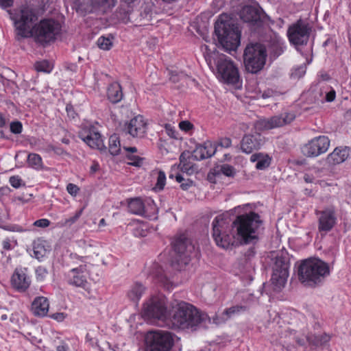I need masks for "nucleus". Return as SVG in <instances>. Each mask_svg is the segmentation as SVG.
<instances>
[{"instance_id":"44","label":"nucleus","mask_w":351,"mask_h":351,"mask_svg":"<svg viewBox=\"0 0 351 351\" xmlns=\"http://www.w3.org/2000/svg\"><path fill=\"white\" fill-rule=\"evenodd\" d=\"M97 46L103 50H108L110 48V37L101 36L97 41Z\"/></svg>"},{"instance_id":"25","label":"nucleus","mask_w":351,"mask_h":351,"mask_svg":"<svg viewBox=\"0 0 351 351\" xmlns=\"http://www.w3.org/2000/svg\"><path fill=\"white\" fill-rule=\"evenodd\" d=\"M350 149L345 147H336L332 153L328 155L326 161L330 165L340 164L349 156Z\"/></svg>"},{"instance_id":"38","label":"nucleus","mask_w":351,"mask_h":351,"mask_svg":"<svg viewBox=\"0 0 351 351\" xmlns=\"http://www.w3.org/2000/svg\"><path fill=\"white\" fill-rule=\"evenodd\" d=\"M153 5H146L141 13V20L143 21L144 23L151 22L153 19Z\"/></svg>"},{"instance_id":"26","label":"nucleus","mask_w":351,"mask_h":351,"mask_svg":"<svg viewBox=\"0 0 351 351\" xmlns=\"http://www.w3.org/2000/svg\"><path fill=\"white\" fill-rule=\"evenodd\" d=\"M49 308V302L47 298L40 296L36 298L32 304V313L38 317H44L47 315Z\"/></svg>"},{"instance_id":"43","label":"nucleus","mask_w":351,"mask_h":351,"mask_svg":"<svg viewBox=\"0 0 351 351\" xmlns=\"http://www.w3.org/2000/svg\"><path fill=\"white\" fill-rule=\"evenodd\" d=\"M330 339L329 336L326 335H322L319 336L314 337L313 339L311 337H307V340L309 343H313L315 346L322 345L326 342H328Z\"/></svg>"},{"instance_id":"12","label":"nucleus","mask_w":351,"mask_h":351,"mask_svg":"<svg viewBox=\"0 0 351 351\" xmlns=\"http://www.w3.org/2000/svg\"><path fill=\"white\" fill-rule=\"evenodd\" d=\"M216 66L219 75L226 82L236 84L239 81L238 69L233 64L232 61L226 56L219 57Z\"/></svg>"},{"instance_id":"11","label":"nucleus","mask_w":351,"mask_h":351,"mask_svg":"<svg viewBox=\"0 0 351 351\" xmlns=\"http://www.w3.org/2000/svg\"><path fill=\"white\" fill-rule=\"evenodd\" d=\"M288 276L289 263L284 257H276L271 279L274 289L276 291H280L285 287Z\"/></svg>"},{"instance_id":"30","label":"nucleus","mask_w":351,"mask_h":351,"mask_svg":"<svg viewBox=\"0 0 351 351\" xmlns=\"http://www.w3.org/2000/svg\"><path fill=\"white\" fill-rule=\"evenodd\" d=\"M151 275L155 278L158 282L161 283L166 289H169L173 287V282L169 279H168L166 274H164V271L159 265H154L153 271H152Z\"/></svg>"},{"instance_id":"32","label":"nucleus","mask_w":351,"mask_h":351,"mask_svg":"<svg viewBox=\"0 0 351 351\" xmlns=\"http://www.w3.org/2000/svg\"><path fill=\"white\" fill-rule=\"evenodd\" d=\"M46 242L42 239H37L33 243V256L38 260L42 259L47 253Z\"/></svg>"},{"instance_id":"17","label":"nucleus","mask_w":351,"mask_h":351,"mask_svg":"<svg viewBox=\"0 0 351 351\" xmlns=\"http://www.w3.org/2000/svg\"><path fill=\"white\" fill-rule=\"evenodd\" d=\"M295 117V114L292 112H285L268 119H262L258 121V124L263 129L271 130L290 123Z\"/></svg>"},{"instance_id":"13","label":"nucleus","mask_w":351,"mask_h":351,"mask_svg":"<svg viewBox=\"0 0 351 351\" xmlns=\"http://www.w3.org/2000/svg\"><path fill=\"white\" fill-rule=\"evenodd\" d=\"M330 143V141L328 137L319 136L313 138L305 144L302 148V152L306 157H317L328 151Z\"/></svg>"},{"instance_id":"28","label":"nucleus","mask_w":351,"mask_h":351,"mask_svg":"<svg viewBox=\"0 0 351 351\" xmlns=\"http://www.w3.org/2000/svg\"><path fill=\"white\" fill-rule=\"evenodd\" d=\"M12 284L16 289L25 291L29 287L30 280L23 270L16 269L12 276Z\"/></svg>"},{"instance_id":"33","label":"nucleus","mask_w":351,"mask_h":351,"mask_svg":"<svg viewBox=\"0 0 351 351\" xmlns=\"http://www.w3.org/2000/svg\"><path fill=\"white\" fill-rule=\"evenodd\" d=\"M247 310V307L243 305H235L226 308L221 314V320L225 322L228 319L239 315Z\"/></svg>"},{"instance_id":"15","label":"nucleus","mask_w":351,"mask_h":351,"mask_svg":"<svg viewBox=\"0 0 351 351\" xmlns=\"http://www.w3.org/2000/svg\"><path fill=\"white\" fill-rule=\"evenodd\" d=\"M79 137L91 148L102 149L104 147L100 134L94 127H84L79 132Z\"/></svg>"},{"instance_id":"37","label":"nucleus","mask_w":351,"mask_h":351,"mask_svg":"<svg viewBox=\"0 0 351 351\" xmlns=\"http://www.w3.org/2000/svg\"><path fill=\"white\" fill-rule=\"evenodd\" d=\"M27 164L36 170H40L43 167L42 158L37 154H29L28 155Z\"/></svg>"},{"instance_id":"40","label":"nucleus","mask_w":351,"mask_h":351,"mask_svg":"<svg viewBox=\"0 0 351 351\" xmlns=\"http://www.w3.org/2000/svg\"><path fill=\"white\" fill-rule=\"evenodd\" d=\"M154 174L156 175V184L155 185V189L158 190L163 189L165 183H166V176L164 171H156L154 172Z\"/></svg>"},{"instance_id":"41","label":"nucleus","mask_w":351,"mask_h":351,"mask_svg":"<svg viewBox=\"0 0 351 351\" xmlns=\"http://www.w3.org/2000/svg\"><path fill=\"white\" fill-rule=\"evenodd\" d=\"M34 66L37 71L45 73H50L53 69L52 64L47 60L37 62Z\"/></svg>"},{"instance_id":"64","label":"nucleus","mask_w":351,"mask_h":351,"mask_svg":"<svg viewBox=\"0 0 351 351\" xmlns=\"http://www.w3.org/2000/svg\"><path fill=\"white\" fill-rule=\"evenodd\" d=\"M65 317L66 316H65L64 313H57L52 315V317L58 322L63 321Z\"/></svg>"},{"instance_id":"54","label":"nucleus","mask_w":351,"mask_h":351,"mask_svg":"<svg viewBox=\"0 0 351 351\" xmlns=\"http://www.w3.org/2000/svg\"><path fill=\"white\" fill-rule=\"evenodd\" d=\"M165 128L166 130V132H167V134L170 137L173 138H178L177 137L178 132L174 129V128L172 127L170 124H166L165 126Z\"/></svg>"},{"instance_id":"59","label":"nucleus","mask_w":351,"mask_h":351,"mask_svg":"<svg viewBox=\"0 0 351 351\" xmlns=\"http://www.w3.org/2000/svg\"><path fill=\"white\" fill-rule=\"evenodd\" d=\"M12 240L10 238H6L2 241V247L5 250H10L12 249L11 245Z\"/></svg>"},{"instance_id":"27","label":"nucleus","mask_w":351,"mask_h":351,"mask_svg":"<svg viewBox=\"0 0 351 351\" xmlns=\"http://www.w3.org/2000/svg\"><path fill=\"white\" fill-rule=\"evenodd\" d=\"M194 160H196L193 158L192 152L188 151L182 152L180 156L179 165L181 171L188 174H192L195 172L197 168L193 163Z\"/></svg>"},{"instance_id":"31","label":"nucleus","mask_w":351,"mask_h":351,"mask_svg":"<svg viewBox=\"0 0 351 351\" xmlns=\"http://www.w3.org/2000/svg\"><path fill=\"white\" fill-rule=\"evenodd\" d=\"M250 160L252 162H256V168L257 169L262 170L269 167L271 159L267 155L256 153L251 156Z\"/></svg>"},{"instance_id":"21","label":"nucleus","mask_w":351,"mask_h":351,"mask_svg":"<svg viewBox=\"0 0 351 351\" xmlns=\"http://www.w3.org/2000/svg\"><path fill=\"white\" fill-rule=\"evenodd\" d=\"M128 112L129 108L126 105L111 104V119L113 120L117 130H121L125 126V125H123V122Z\"/></svg>"},{"instance_id":"57","label":"nucleus","mask_w":351,"mask_h":351,"mask_svg":"<svg viewBox=\"0 0 351 351\" xmlns=\"http://www.w3.org/2000/svg\"><path fill=\"white\" fill-rule=\"evenodd\" d=\"M32 194H23L21 195H18L14 197L15 200L19 201L22 203L28 202L32 199Z\"/></svg>"},{"instance_id":"10","label":"nucleus","mask_w":351,"mask_h":351,"mask_svg":"<svg viewBox=\"0 0 351 351\" xmlns=\"http://www.w3.org/2000/svg\"><path fill=\"white\" fill-rule=\"evenodd\" d=\"M311 31V27L308 23L298 20L289 27L287 36L293 45H304L308 41Z\"/></svg>"},{"instance_id":"53","label":"nucleus","mask_w":351,"mask_h":351,"mask_svg":"<svg viewBox=\"0 0 351 351\" xmlns=\"http://www.w3.org/2000/svg\"><path fill=\"white\" fill-rule=\"evenodd\" d=\"M179 127L182 130L189 132L193 128V125L189 121H182L179 123Z\"/></svg>"},{"instance_id":"35","label":"nucleus","mask_w":351,"mask_h":351,"mask_svg":"<svg viewBox=\"0 0 351 351\" xmlns=\"http://www.w3.org/2000/svg\"><path fill=\"white\" fill-rule=\"evenodd\" d=\"M123 98V88L121 84L117 82L111 84V104H119Z\"/></svg>"},{"instance_id":"7","label":"nucleus","mask_w":351,"mask_h":351,"mask_svg":"<svg viewBox=\"0 0 351 351\" xmlns=\"http://www.w3.org/2000/svg\"><path fill=\"white\" fill-rule=\"evenodd\" d=\"M176 336L167 330L149 331L145 335L146 351H171Z\"/></svg>"},{"instance_id":"9","label":"nucleus","mask_w":351,"mask_h":351,"mask_svg":"<svg viewBox=\"0 0 351 351\" xmlns=\"http://www.w3.org/2000/svg\"><path fill=\"white\" fill-rule=\"evenodd\" d=\"M173 249L176 256L172 265L176 269H182L189 263L195 247L189 239L184 234H181L176 239Z\"/></svg>"},{"instance_id":"20","label":"nucleus","mask_w":351,"mask_h":351,"mask_svg":"<svg viewBox=\"0 0 351 351\" xmlns=\"http://www.w3.org/2000/svg\"><path fill=\"white\" fill-rule=\"evenodd\" d=\"M263 11L258 6H244L239 12L241 19L245 23H257L263 16Z\"/></svg>"},{"instance_id":"39","label":"nucleus","mask_w":351,"mask_h":351,"mask_svg":"<svg viewBox=\"0 0 351 351\" xmlns=\"http://www.w3.org/2000/svg\"><path fill=\"white\" fill-rule=\"evenodd\" d=\"M131 14H132L130 12L129 10H126L125 8H121L119 11L116 12L114 16L117 19L118 21L126 23L131 20Z\"/></svg>"},{"instance_id":"14","label":"nucleus","mask_w":351,"mask_h":351,"mask_svg":"<svg viewBox=\"0 0 351 351\" xmlns=\"http://www.w3.org/2000/svg\"><path fill=\"white\" fill-rule=\"evenodd\" d=\"M318 215V229L320 232L330 231L337 223L336 210L334 206L325 208L323 210L316 211Z\"/></svg>"},{"instance_id":"56","label":"nucleus","mask_w":351,"mask_h":351,"mask_svg":"<svg viewBox=\"0 0 351 351\" xmlns=\"http://www.w3.org/2000/svg\"><path fill=\"white\" fill-rule=\"evenodd\" d=\"M94 8H100L105 6L109 7L108 0H93Z\"/></svg>"},{"instance_id":"58","label":"nucleus","mask_w":351,"mask_h":351,"mask_svg":"<svg viewBox=\"0 0 351 351\" xmlns=\"http://www.w3.org/2000/svg\"><path fill=\"white\" fill-rule=\"evenodd\" d=\"M306 72V68L305 66H300L298 69H295L293 73H292V76L293 77H302Z\"/></svg>"},{"instance_id":"60","label":"nucleus","mask_w":351,"mask_h":351,"mask_svg":"<svg viewBox=\"0 0 351 351\" xmlns=\"http://www.w3.org/2000/svg\"><path fill=\"white\" fill-rule=\"evenodd\" d=\"M336 93L334 90H330L326 95V101L328 102L333 101L335 99Z\"/></svg>"},{"instance_id":"6","label":"nucleus","mask_w":351,"mask_h":351,"mask_svg":"<svg viewBox=\"0 0 351 351\" xmlns=\"http://www.w3.org/2000/svg\"><path fill=\"white\" fill-rule=\"evenodd\" d=\"M142 317L147 321L160 324H164L168 317L167 299L165 296H153L143 304Z\"/></svg>"},{"instance_id":"24","label":"nucleus","mask_w":351,"mask_h":351,"mask_svg":"<svg viewBox=\"0 0 351 351\" xmlns=\"http://www.w3.org/2000/svg\"><path fill=\"white\" fill-rule=\"evenodd\" d=\"M113 144L111 145V155L112 156H118L121 154L122 157H127L129 160L128 165L135 166V167H141L143 165V158L137 156H134L132 154H128V153H122L121 149L120 148V141L119 138L116 136H114L112 139Z\"/></svg>"},{"instance_id":"36","label":"nucleus","mask_w":351,"mask_h":351,"mask_svg":"<svg viewBox=\"0 0 351 351\" xmlns=\"http://www.w3.org/2000/svg\"><path fill=\"white\" fill-rule=\"evenodd\" d=\"M73 3L77 12H90L94 9L93 0H74Z\"/></svg>"},{"instance_id":"52","label":"nucleus","mask_w":351,"mask_h":351,"mask_svg":"<svg viewBox=\"0 0 351 351\" xmlns=\"http://www.w3.org/2000/svg\"><path fill=\"white\" fill-rule=\"evenodd\" d=\"M5 230L11 231V232H22L27 231V229H24L23 227L19 226V225H10L7 226L5 227H3Z\"/></svg>"},{"instance_id":"62","label":"nucleus","mask_w":351,"mask_h":351,"mask_svg":"<svg viewBox=\"0 0 351 351\" xmlns=\"http://www.w3.org/2000/svg\"><path fill=\"white\" fill-rule=\"evenodd\" d=\"M193 185V182L190 180H185L184 182H182L180 184V187L184 190H188L191 186Z\"/></svg>"},{"instance_id":"16","label":"nucleus","mask_w":351,"mask_h":351,"mask_svg":"<svg viewBox=\"0 0 351 351\" xmlns=\"http://www.w3.org/2000/svg\"><path fill=\"white\" fill-rule=\"evenodd\" d=\"M147 206L139 197L130 199L128 202L129 211L133 214L151 217L150 214H155L157 211L156 206L153 201H149Z\"/></svg>"},{"instance_id":"3","label":"nucleus","mask_w":351,"mask_h":351,"mask_svg":"<svg viewBox=\"0 0 351 351\" xmlns=\"http://www.w3.org/2000/svg\"><path fill=\"white\" fill-rule=\"evenodd\" d=\"M215 32L222 48L228 52L235 51L240 45L241 31L227 14H221L215 23Z\"/></svg>"},{"instance_id":"4","label":"nucleus","mask_w":351,"mask_h":351,"mask_svg":"<svg viewBox=\"0 0 351 351\" xmlns=\"http://www.w3.org/2000/svg\"><path fill=\"white\" fill-rule=\"evenodd\" d=\"M171 307L174 313L171 317V322L174 328H192L204 322L206 317L201 314L195 306L183 301L173 302Z\"/></svg>"},{"instance_id":"22","label":"nucleus","mask_w":351,"mask_h":351,"mask_svg":"<svg viewBox=\"0 0 351 351\" xmlns=\"http://www.w3.org/2000/svg\"><path fill=\"white\" fill-rule=\"evenodd\" d=\"M216 151V144L211 141H206L197 146L192 153L195 160H201L213 156Z\"/></svg>"},{"instance_id":"47","label":"nucleus","mask_w":351,"mask_h":351,"mask_svg":"<svg viewBox=\"0 0 351 351\" xmlns=\"http://www.w3.org/2000/svg\"><path fill=\"white\" fill-rule=\"evenodd\" d=\"M9 182L12 186L17 189L22 185L23 180L19 176H14L10 178Z\"/></svg>"},{"instance_id":"55","label":"nucleus","mask_w":351,"mask_h":351,"mask_svg":"<svg viewBox=\"0 0 351 351\" xmlns=\"http://www.w3.org/2000/svg\"><path fill=\"white\" fill-rule=\"evenodd\" d=\"M50 221L47 219H40L34 223V226L40 228H47L49 226Z\"/></svg>"},{"instance_id":"5","label":"nucleus","mask_w":351,"mask_h":351,"mask_svg":"<svg viewBox=\"0 0 351 351\" xmlns=\"http://www.w3.org/2000/svg\"><path fill=\"white\" fill-rule=\"evenodd\" d=\"M330 274L328 263L319 258L305 260L298 270L300 280L308 286H315L322 282Z\"/></svg>"},{"instance_id":"42","label":"nucleus","mask_w":351,"mask_h":351,"mask_svg":"<svg viewBox=\"0 0 351 351\" xmlns=\"http://www.w3.org/2000/svg\"><path fill=\"white\" fill-rule=\"evenodd\" d=\"M219 172L228 177H234L236 174L235 169L232 166L228 164L221 165L219 167Z\"/></svg>"},{"instance_id":"18","label":"nucleus","mask_w":351,"mask_h":351,"mask_svg":"<svg viewBox=\"0 0 351 351\" xmlns=\"http://www.w3.org/2000/svg\"><path fill=\"white\" fill-rule=\"evenodd\" d=\"M87 274V268L85 265L73 268L67 273L68 282L75 287L85 288L88 284Z\"/></svg>"},{"instance_id":"8","label":"nucleus","mask_w":351,"mask_h":351,"mask_svg":"<svg viewBox=\"0 0 351 351\" xmlns=\"http://www.w3.org/2000/svg\"><path fill=\"white\" fill-rule=\"evenodd\" d=\"M265 47L260 43L247 45L243 53L246 70L252 73L260 71L265 64L267 58Z\"/></svg>"},{"instance_id":"23","label":"nucleus","mask_w":351,"mask_h":351,"mask_svg":"<svg viewBox=\"0 0 351 351\" xmlns=\"http://www.w3.org/2000/svg\"><path fill=\"white\" fill-rule=\"evenodd\" d=\"M261 146V135L256 134H246L245 135L241 142V148L243 152L250 154L254 150L258 149Z\"/></svg>"},{"instance_id":"51","label":"nucleus","mask_w":351,"mask_h":351,"mask_svg":"<svg viewBox=\"0 0 351 351\" xmlns=\"http://www.w3.org/2000/svg\"><path fill=\"white\" fill-rule=\"evenodd\" d=\"M47 274V270L43 267H38L36 269V278L39 280H43L45 278Z\"/></svg>"},{"instance_id":"49","label":"nucleus","mask_w":351,"mask_h":351,"mask_svg":"<svg viewBox=\"0 0 351 351\" xmlns=\"http://www.w3.org/2000/svg\"><path fill=\"white\" fill-rule=\"evenodd\" d=\"M67 192L73 197H76L80 191V188L74 184L69 183L66 186Z\"/></svg>"},{"instance_id":"29","label":"nucleus","mask_w":351,"mask_h":351,"mask_svg":"<svg viewBox=\"0 0 351 351\" xmlns=\"http://www.w3.org/2000/svg\"><path fill=\"white\" fill-rule=\"evenodd\" d=\"M202 51H203L204 58L210 69H213L214 66L217 65L219 57L223 55H219L215 47L210 49L208 45H203L202 47Z\"/></svg>"},{"instance_id":"48","label":"nucleus","mask_w":351,"mask_h":351,"mask_svg":"<svg viewBox=\"0 0 351 351\" xmlns=\"http://www.w3.org/2000/svg\"><path fill=\"white\" fill-rule=\"evenodd\" d=\"M215 144L217 147L219 146L223 148H228L232 145V141L228 137L221 138Z\"/></svg>"},{"instance_id":"46","label":"nucleus","mask_w":351,"mask_h":351,"mask_svg":"<svg viewBox=\"0 0 351 351\" xmlns=\"http://www.w3.org/2000/svg\"><path fill=\"white\" fill-rule=\"evenodd\" d=\"M86 342L93 347H97L100 351H105L104 348L101 347L98 344L97 340L90 336V334H87L86 337Z\"/></svg>"},{"instance_id":"61","label":"nucleus","mask_w":351,"mask_h":351,"mask_svg":"<svg viewBox=\"0 0 351 351\" xmlns=\"http://www.w3.org/2000/svg\"><path fill=\"white\" fill-rule=\"evenodd\" d=\"M57 351H70L69 346L64 341L60 342V345L56 346Z\"/></svg>"},{"instance_id":"2","label":"nucleus","mask_w":351,"mask_h":351,"mask_svg":"<svg viewBox=\"0 0 351 351\" xmlns=\"http://www.w3.org/2000/svg\"><path fill=\"white\" fill-rule=\"evenodd\" d=\"M11 18L18 35L23 38L33 37L36 42L42 44L55 40L61 29L60 24L53 19H43L34 25L38 16L35 10L29 6L21 7Z\"/></svg>"},{"instance_id":"45","label":"nucleus","mask_w":351,"mask_h":351,"mask_svg":"<svg viewBox=\"0 0 351 351\" xmlns=\"http://www.w3.org/2000/svg\"><path fill=\"white\" fill-rule=\"evenodd\" d=\"M23 130V125L20 121H14L10 123V131L16 134H21Z\"/></svg>"},{"instance_id":"19","label":"nucleus","mask_w":351,"mask_h":351,"mask_svg":"<svg viewBox=\"0 0 351 351\" xmlns=\"http://www.w3.org/2000/svg\"><path fill=\"white\" fill-rule=\"evenodd\" d=\"M147 121L141 115L132 118L127 125L128 133L133 137H143L147 132Z\"/></svg>"},{"instance_id":"34","label":"nucleus","mask_w":351,"mask_h":351,"mask_svg":"<svg viewBox=\"0 0 351 351\" xmlns=\"http://www.w3.org/2000/svg\"><path fill=\"white\" fill-rule=\"evenodd\" d=\"M145 291V287L141 283L136 282L131 286L128 296L132 301L137 302Z\"/></svg>"},{"instance_id":"1","label":"nucleus","mask_w":351,"mask_h":351,"mask_svg":"<svg viewBox=\"0 0 351 351\" xmlns=\"http://www.w3.org/2000/svg\"><path fill=\"white\" fill-rule=\"evenodd\" d=\"M259 215L255 213L237 217L232 225L223 216H217L212 223L213 237L216 244L222 248H228L234 242L231 230L232 226L237 229V236L245 243L256 239V231L261 223Z\"/></svg>"},{"instance_id":"63","label":"nucleus","mask_w":351,"mask_h":351,"mask_svg":"<svg viewBox=\"0 0 351 351\" xmlns=\"http://www.w3.org/2000/svg\"><path fill=\"white\" fill-rule=\"evenodd\" d=\"M82 213V210L77 211L73 217L68 219L66 220V222H68L69 223H73L79 219V217L81 216Z\"/></svg>"},{"instance_id":"50","label":"nucleus","mask_w":351,"mask_h":351,"mask_svg":"<svg viewBox=\"0 0 351 351\" xmlns=\"http://www.w3.org/2000/svg\"><path fill=\"white\" fill-rule=\"evenodd\" d=\"M169 78L173 82H178L181 78L185 77V75L181 73H178L176 71H169Z\"/></svg>"}]
</instances>
